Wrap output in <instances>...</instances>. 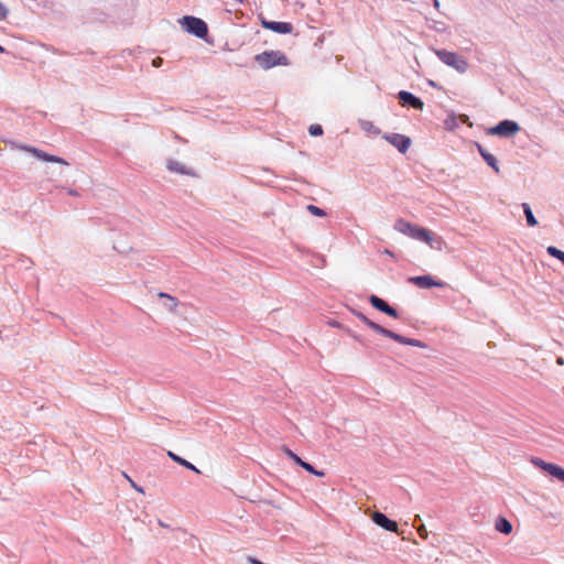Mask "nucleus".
Masks as SVG:
<instances>
[{
  "instance_id": "nucleus-1",
  "label": "nucleus",
  "mask_w": 564,
  "mask_h": 564,
  "mask_svg": "<svg viewBox=\"0 0 564 564\" xmlns=\"http://www.w3.org/2000/svg\"><path fill=\"white\" fill-rule=\"evenodd\" d=\"M257 63L264 69L276 65H286L288 59L284 54L275 51H267L256 55Z\"/></svg>"
},
{
  "instance_id": "nucleus-2",
  "label": "nucleus",
  "mask_w": 564,
  "mask_h": 564,
  "mask_svg": "<svg viewBox=\"0 0 564 564\" xmlns=\"http://www.w3.org/2000/svg\"><path fill=\"white\" fill-rule=\"evenodd\" d=\"M436 55L444 64L455 68L458 72H465L467 69V62L456 53L438 50L436 51Z\"/></svg>"
},
{
  "instance_id": "nucleus-3",
  "label": "nucleus",
  "mask_w": 564,
  "mask_h": 564,
  "mask_svg": "<svg viewBox=\"0 0 564 564\" xmlns=\"http://www.w3.org/2000/svg\"><path fill=\"white\" fill-rule=\"evenodd\" d=\"M531 462L534 466L541 468L542 470L546 471L552 477L564 482V468H562L561 466L553 464V463H546L539 457H533L531 459Z\"/></svg>"
},
{
  "instance_id": "nucleus-4",
  "label": "nucleus",
  "mask_w": 564,
  "mask_h": 564,
  "mask_svg": "<svg viewBox=\"0 0 564 564\" xmlns=\"http://www.w3.org/2000/svg\"><path fill=\"white\" fill-rule=\"evenodd\" d=\"M183 24L188 32L195 34L198 37H204L207 34V24L202 19L195 17H184Z\"/></svg>"
},
{
  "instance_id": "nucleus-5",
  "label": "nucleus",
  "mask_w": 564,
  "mask_h": 564,
  "mask_svg": "<svg viewBox=\"0 0 564 564\" xmlns=\"http://www.w3.org/2000/svg\"><path fill=\"white\" fill-rule=\"evenodd\" d=\"M520 130V124L514 120L505 119L496 124V135L500 138H511Z\"/></svg>"
},
{
  "instance_id": "nucleus-6",
  "label": "nucleus",
  "mask_w": 564,
  "mask_h": 564,
  "mask_svg": "<svg viewBox=\"0 0 564 564\" xmlns=\"http://www.w3.org/2000/svg\"><path fill=\"white\" fill-rule=\"evenodd\" d=\"M408 282L420 288V289H431V288H444L445 283L438 280L433 279L431 275H419V276H410Z\"/></svg>"
},
{
  "instance_id": "nucleus-7",
  "label": "nucleus",
  "mask_w": 564,
  "mask_h": 564,
  "mask_svg": "<svg viewBox=\"0 0 564 564\" xmlns=\"http://www.w3.org/2000/svg\"><path fill=\"white\" fill-rule=\"evenodd\" d=\"M408 237L414 240L423 241L427 243L431 248H434V236L429 229L413 225L408 234Z\"/></svg>"
},
{
  "instance_id": "nucleus-8",
  "label": "nucleus",
  "mask_w": 564,
  "mask_h": 564,
  "mask_svg": "<svg viewBox=\"0 0 564 564\" xmlns=\"http://www.w3.org/2000/svg\"><path fill=\"white\" fill-rule=\"evenodd\" d=\"M262 28L279 34H290L293 31V25L289 22L268 21L263 17L260 18Z\"/></svg>"
},
{
  "instance_id": "nucleus-9",
  "label": "nucleus",
  "mask_w": 564,
  "mask_h": 564,
  "mask_svg": "<svg viewBox=\"0 0 564 564\" xmlns=\"http://www.w3.org/2000/svg\"><path fill=\"white\" fill-rule=\"evenodd\" d=\"M371 519L377 525L383 528L384 530L390 532H398V523L387 518L386 514L376 511L372 513Z\"/></svg>"
},
{
  "instance_id": "nucleus-10",
  "label": "nucleus",
  "mask_w": 564,
  "mask_h": 564,
  "mask_svg": "<svg viewBox=\"0 0 564 564\" xmlns=\"http://www.w3.org/2000/svg\"><path fill=\"white\" fill-rule=\"evenodd\" d=\"M369 302H370V304H371L375 308H377V310H379V311H381V312H383V313L388 314L389 316H391V317H393V318H398V317H399L397 310H395V308H393L392 306H390L386 301H383V300H382V299H380L379 296H377V295H371V296L369 297Z\"/></svg>"
},
{
  "instance_id": "nucleus-11",
  "label": "nucleus",
  "mask_w": 564,
  "mask_h": 564,
  "mask_svg": "<svg viewBox=\"0 0 564 564\" xmlns=\"http://www.w3.org/2000/svg\"><path fill=\"white\" fill-rule=\"evenodd\" d=\"M384 139L394 145L401 153H405L410 147V139L402 134L392 133L386 135Z\"/></svg>"
},
{
  "instance_id": "nucleus-12",
  "label": "nucleus",
  "mask_w": 564,
  "mask_h": 564,
  "mask_svg": "<svg viewBox=\"0 0 564 564\" xmlns=\"http://www.w3.org/2000/svg\"><path fill=\"white\" fill-rule=\"evenodd\" d=\"M398 97L403 106L408 105L419 110L423 109V101L409 91L402 90L399 93Z\"/></svg>"
},
{
  "instance_id": "nucleus-13",
  "label": "nucleus",
  "mask_w": 564,
  "mask_h": 564,
  "mask_svg": "<svg viewBox=\"0 0 564 564\" xmlns=\"http://www.w3.org/2000/svg\"><path fill=\"white\" fill-rule=\"evenodd\" d=\"M26 151H29L30 153L34 154L36 158L43 160V161H46V162H54V163H59V164H63V165H68V163L62 159V158H58V156H55V155H51V154H47L39 149H35V148H25Z\"/></svg>"
},
{
  "instance_id": "nucleus-14",
  "label": "nucleus",
  "mask_w": 564,
  "mask_h": 564,
  "mask_svg": "<svg viewBox=\"0 0 564 564\" xmlns=\"http://www.w3.org/2000/svg\"><path fill=\"white\" fill-rule=\"evenodd\" d=\"M285 453L286 455L292 458L296 464H299L302 468H304L305 470H307L308 473L311 474H314L318 477H323L324 476V473L323 471H319V470H316L311 464L302 460L296 454H294L291 449L286 448L285 449Z\"/></svg>"
},
{
  "instance_id": "nucleus-15",
  "label": "nucleus",
  "mask_w": 564,
  "mask_h": 564,
  "mask_svg": "<svg viewBox=\"0 0 564 564\" xmlns=\"http://www.w3.org/2000/svg\"><path fill=\"white\" fill-rule=\"evenodd\" d=\"M513 530L512 523L505 517H496V531L509 535Z\"/></svg>"
},
{
  "instance_id": "nucleus-16",
  "label": "nucleus",
  "mask_w": 564,
  "mask_h": 564,
  "mask_svg": "<svg viewBox=\"0 0 564 564\" xmlns=\"http://www.w3.org/2000/svg\"><path fill=\"white\" fill-rule=\"evenodd\" d=\"M354 314L356 315L357 318H359L365 325H367L369 328H371L373 332L378 333V334H381L383 327L380 326L379 324L370 321L367 316H365L362 313L360 312H354Z\"/></svg>"
},
{
  "instance_id": "nucleus-17",
  "label": "nucleus",
  "mask_w": 564,
  "mask_h": 564,
  "mask_svg": "<svg viewBox=\"0 0 564 564\" xmlns=\"http://www.w3.org/2000/svg\"><path fill=\"white\" fill-rule=\"evenodd\" d=\"M167 455H169V457H171L175 463L180 464L181 466H183V467H185V468H187L189 470H193L196 474H200V470L197 469L192 463H189L188 460L177 456L173 452H169Z\"/></svg>"
},
{
  "instance_id": "nucleus-18",
  "label": "nucleus",
  "mask_w": 564,
  "mask_h": 564,
  "mask_svg": "<svg viewBox=\"0 0 564 564\" xmlns=\"http://www.w3.org/2000/svg\"><path fill=\"white\" fill-rule=\"evenodd\" d=\"M522 209L527 219V224L530 227H535L538 225V220L533 215V212L528 203L522 204Z\"/></svg>"
},
{
  "instance_id": "nucleus-19",
  "label": "nucleus",
  "mask_w": 564,
  "mask_h": 564,
  "mask_svg": "<svg viewBox=\"0 0 564 564\" xmlns=\"http://www.w3.org/2000/svg\"><path fill=\"white\" fill-rule=\"evenodd\" d=\"M412 226H413V224L409 223L408 220H405L403 218H399L394 223V229L405 236H408Z\"/></svg>"
},
{
  "instance_id": "nucleus-20",
  "label": "nucleus",
  "mask_w": 564,
  "mask_h": 564,
  "mask_svg": "<svg viewBox=\"0 0 564 564\" xmlns=\"http://www.w3.org/2000/svg\"><path fill=\"white\" fill-rule=\"evenodd\" d=\"M380 335H383L388 338H391L400 344H403V345H408V341H409V338L408 337H404V336H401L392 330H389L387 328L383 327L382 332Z\"/></svg>"
},
{
  "instance_id": "nucleus-21",
  "label": "nucleus",
  "mask_w": 564,
  "mask_h": 564,
  "mask_svg": "<svg viewBox=\"0 0 564 564\" xmlns=\"http://www.w3.org/2000/svg\"><path fill=\"white\" fill-rule=\"evenodd\" d=\"M159 297L166 300L165 306L170 312H175L177 306V301L175 297L163 292L159 293Z\"/></svg>"
},
{
  "instance_id": "nucleus-22",
  "label": "nucleus",
  "mask_w": 564,
  "mask_h": 564,
  "mask_svg": "<svg viewBox=\"0 0 564 564\" xmlns=\"http://www.w3.org/2000/svg\"><path fill=\"white\" fill-rule=\"evenodd\" d=\"M546 252H547L551 257H553V258H555V259L560 260V261L564 264V251L560 250L558 248H556V247H554V246H549V247L546 248Z\"/></svg>"
},
{
  "instance_id": "nucleus-23",
  "label": "nucleus",
  "mask_w": 564,
  "mask_h": 564,
  "mask_svg": "<svg viewBox=\"0 0 564 564\" xmlns=\"http://www.w3.org/2000/svg\"><path fill=\"white\" fill-rule=\"evenodd\" d=\"M167 169L171 171V172H176V173H181V174H184L186 173L184 167L176 161H170L167 163Z\"/></svg>"
},
{
  "instance_id": "nucleus-24",
  "label": "nucleus",
  "mask_w": 564,
  "mask_h": 564,
  "mask_svg": "<svg viewBox=\"0 0 564 564\" xmlns=\"http://www.w3.org/2000/svg\"><path fill=\"white\" fill-rule=\"evenodd\" d=\"M307 210L314 215V216H317V217H324L326 216V213L321 209L319 207L315 206V205H308L307 206Z\"/></svg>"
},
{
  "instance_id": "nucleus-25",
  "label": "nucleus",
  "mask_w": 564,
  "mask_h": 564,
  "mask_svg": "<svg viewBox=\"0 0 564 564\" xmlns=\"http://www.w3.org/2000/svg\"><path fill=\"white\" fill-rule=\"evenodd\" d=\"M310 134L313 137H318L323 134V128L319 124H312L308 129Z\"/></svg>"
},
{
  "instance_id": "nucleus-26",
  "label": "nucleus",
  "mask_w": 564,
  "mask_h": 564,
  "mask_svg": "<svg viewBox=\"0 0 564 564\" xmlns=\"http://www.w3.org/2000/svg\"><path fill=\"white\" fill-rule=\"evenodd\" d=\"M479 151L484 159L486 160V162L488 163V165L494 167V154L489 152H484L481 148H479Z\"/></svg>"
},
{
  "instance_id": "nucleus-27",
  "label": "nucleus",
  "mask_w": 564,
  "mask_h": 564,
  "mask_svg": "<svg viewBox=\"0 0 564 564\" xmlns=\"http://www.w3.org/2000/svg\"><path fill=\"white\" fill-rule=\"evenodd\" d=\"M408 345L409 346L419 347V348H426L427 347L426 344H424L423 341H421L419 339H414V338H409Z\"/></svg>"
},
{
  "instance_id": "nucleus-28",
  "label": "nucleus",
  "mask_w": 564,
  "mask_h": 564,
  "mask_svg": "<svg viewBox=\"0 0 564 564\" xmlns=\"http://www.w3.org/2000/svg\"><path fill=\"white\" fill-rule=\"evenodd\" d=\"M8 15V9L0 2V20H4Z\"/></svg>"
},
{
  "instance_id": "nucleus-29",
  "label": "nucleus",
  "mask_w": 564,
  "mask_h": 564,
  "mask_svg": "<svg viewBox=\"0 0 564 564\" xmlns=\"http://www.w3.org/2000/svg\"><path fill=\"white\" fill-rule=\"evenodd\" d=\"M417 533L421 538L423 539H426L427 538V531L425 529L424 525H421L419 529H417Z\"/></svg>"
},
{
  "instance_id": "nucleus-30",
  "label": "nucleus",
  "mask_w": 564,
  "mask_h": 564,
  "mask_svg": "<svg viewBox=\"0 0 564 564\" xmlns=\"http://www.w3.org/2000/svg\"><path fill=\"white\" fill-rule=\"evenodd\" d=\"M152 64H153V66H155V67L161 66V64H162V58H161V57H156V58H154V59H153V62H152Z\"/></svg>"
},
{
  "instance_id": "nucleus-31",
  "label": "nucleus",
  "mask_w": 564,
  "mask_h": 564,
  "mask_svg": "<svg viewBox=\"0 0 564 564\" xmlns=\"http://www.w3.org/2000/svg\"><path fill=\"white\" fill-rule=\"evenodd\" d=\"M131 486L139 492L143 494V489L139 487L133 480H130Z\"/></svg>"
},
{
  "instance_id": "nucleus-32",
  "label": "nucleus",
  "mask_w": 564,
  "mask_h": 564,
  "mask_svg": "<svg viewBox=\"0 0 564 564\" xmlns=\"http://www.w3.org/2000/svg\"><path fill=\"white\" fill-rule=\"evenodd\" d=\"M248 562L250 564H263L262 562H260L259 560L253 558V557H248Z\"/></svg>"
},
{
  "instance_id": "nucleus-33",
  "label": "nucleus",
  "mask_w": 564,
  "mask_h": 564,
  "mask_svg": "<svg viewBox=\"0 0 564 564\" xmlns=\"http://www.w3.org/2000/svg\"><path fill=\"white\" fill-rule=\"evenodd\" d=\"M556 364L561 366L564 365V359L562 357H557Z\"/></svg>"
},
{
  "instance_id": "nucleus-34",
  "label": "nucleus",
  "mask_w": 564,
  "mask_h": 564,
  "mask_svg": "<svg viewBox=\"0 0 564 564\" xmlns=\"http://www.w3.org/2000/svg\"><path fill=\"white\" fill-rule=\"evenodd\" d=\"M433 4L434 7L438 10L440 9V1L438 0H433Z\"/></svg>"
},
{
  "instance_id": "nucleus-35",
  "label": "nucleus",
  "mask_w": 564,
  "mask_h": 564,
  "mask_svg": "<svg viewBox=\"0 0 564 564\" xmlns=\"http://www.w3.org/2000/svg\"><path fill=\"white\" fill-rule=\"evenodd\" d=\"M68 194L72 195V196H77L78 195L77 192L74 191V189L68 191Z\"/></svg>"
},
{
  "instance_id": "nucleus-36",
  "label": "nucleus",
  "mask_w": 564,
  "mask_h": 564,
  "mask_svg": "<svg viewBox=\"0 0 564 564\" xmlns=\"http://www.w3.org/2000/svg\"><path fill=\"white\" fill-rule=\"evenodd\" d=\"M124 478H127L129 481L132 480L127 474H124Z\"/></svg>"
},
{
  "instance_id": "nucleus-37",
  "label": "nucleus",
  "mask_w": 564,
  "mask_h": 564,
  "mask_svg": "<svg viewBox=\"0 0 564 564\" xmlns=\"http://www.w3.org/2000/svg\"><path fill=\"white\" fill-rule=\"evenodd\" d=\"M489 133H494V128L488 129Z\"/></svg>"
},
{
  "instance_id": "nucleus-38",
  "label": "nucleus",
  "mask_w": 564,
  "mask_h": 564,
  "mask_svg": "<svg viewBox=\"0 0 564 564\" xmlns=\"http://www.w3.org/2000/svg\"><path fill=\"white\" fill-rule=\"evenodd\" d=\"M4 48L0 45V53H3Z\"/></svg>"
},
{
  "instance_id": "nucleus-39",
  "label": "nucleus",
  "mask_w": 564,
  "mask_h": 564,
  "mask_svg": "<svg viewBox=\"0 0 564 564\" xmlns=\"http://www.w3.org/2000/svg\"><path fill=\"white\" fill-rule=\"evenodd\" d=\"M384 252L387 253V256L391 254V252L389 250H386Z\"/></svg>"
}]
</instances>
